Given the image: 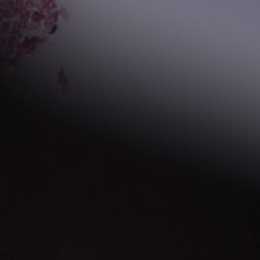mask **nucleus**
Instances as JSON below:
<instances>
[{
	"label": "nucleus",
	"mask_w": 260,
	"mask_h": 260,
	"mask_svg": "<svg viewBox=\"0 0 260 260\" xmlns=\"http://www.w3.org/2000/svg\"><path fill=\"white\" fill-rule=\"evenodd\" d=\"M56 28V26H54V28H53V30H52V31H51V33H53V32H54V31L55 30Z\"/></svg>",
	"instance_id": "f257e3e1"
}]
</instances>
